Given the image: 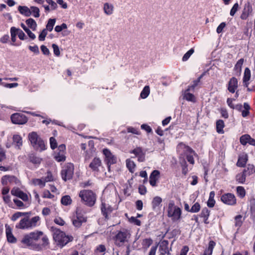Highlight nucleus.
Returning a JSON list of instances; mask_svg holds the SVG:
<instances>
[{
    "mask_svg": "<svg viewBox=\"0 0 255 255\" xmlns=\"http://www.w3.org/2000/svg\"><path fill=\"white\" fill-rule=\"evenodd\" d=\"M53 239L58 245L62 247L69 242L72 241L73 237L66 236L65 233L56 229L54 231Z\"/></svg>",
    "mask_w": 255,
    "mask_h": 255,
    "instance_id": "f257e3e1",
    "label": "nucleus"
},
{
    "mask_svg": "<svg viewBox=\"0 0 255 255\" xmlns=\"http://www.w3.org/2000/svg\"><path fill=\"white\" fill-rule=\"evenodd\" d=\"M79 197L89 206H92L95 203L96 195L91 190H84L81 191L79 193Z\"/></svg>",
    "mask_w": 255,
    "mask_h": 255,
    "instance_id": "f03ea898",
    "label": "nucleus"
},
{
    "mask_svg": "<svg viewBox=\"0 0 255 255\" xmlns=\"http://www.w3.org/2000/svg\"><path fill=\"white\" fill-rule=\"evenodd\" d=\"M29 139L34 148L43 150L45 149L44 142L40 137L35 132H32L28 135Z\"/></svg>",
    "mask_w": 255,
    "mask_h": 255,
    "instance_id": "7ed1b4c3",
    "label": "nucleus"
},
{
    "mask_svg": "<svg viewBox=\"0 0 255 255\" xmlns=\"http://www.w3.org/2000/svg\"><path fill=\"white\" fill-rule=\"evenodd\" d=\"M39 220V217L38 216L34 217L31 219L27 217L24 218L20 221L19 224L16 226V227L21 229L33 228L36 226V223Z\"/></svg>",
    "mask_w": 255,
    "mask_h": 255,
    "instance_id": "20e7f679",
    "label": "nucleus"
},
{
    "mask_svg": "<svg viewBox=\"0 0 255 255\" xmlns=\"http://www.w3.org/2000/svg\"><path fill=\"white\" fill-rule=\"evenodd\" d=\"M181 210L180 208L174 206L173 203H169L168 208V216L172 218L174 221H176L180 219Z\"/></svg>",
    "mask_w": 255,
    "mask_h": 255,
    "instance_id": "39448f33",
    "label": "nucleus"
},
{
    "mask_svg": "<svg viewBox=\"0 0 255 255\" xmlns=\"http://www.w3.org/2000/svg\"><path fill=\"white\" fill-rule=\"evenodd\" d=\"M74 165L71 163H68L63 166L61 170V175L63 180L66 181L71 179L74 173Z\"/></svg>",
    "mask_w": 255,
    "mask_h": 255,
    "instance_id": "423d86ee",
    "label": "nucleus"
},
{
    "mask_svg": "<svg viewBox=\"0 0 255 255\" xmlns=\"http://www.w3.org/2000/svg\"><path fill=\"white\" fill-rule=\"evenodd\" d=\"M130 234L128 231H120L116 236V245L121 246L123 243L128 241V239L130 238Z\"/></svg>",
    "mask_w": 255,
    "mask_h": 255,
    "instance_id": "0eeeda50",
    "label": "nucleus"
},
{
    "mask_svg": "<svg viewBox=\"0 0 255 255\" xmlns=\"http://www.w3.org/2000/svg\"><path fill=\"white\" fill-rule=\"evenodd\" d=\"M11 122L14 124L23 125L27 123V118L23 114L20 113H14L10 117Z\"/></svg>",
    "mask_w": 255,
    "mask_h": 255,
    "instance_id": "6e6552de",
    "label": "nucleus"
},
{
    "mask_svg": "<svg viewBox=\"0 0 255 255\" xmlns=\"http://www.w3.org/2000/svg\"><path fill=\"white\" fill-rule=\"evenodd\" d=\"M221 200L224 203L229 205H234L236 204V198L232 193L223 194L221 196Z\"/></svg>",
    "mask_w": 255,
    "mask_h": 255,
    "instance_id": "1a4fd4ad",
    "label": "nucleus"
},
{
    "mask_svg": "<svg viewBox=\"0 0 255 255\" xmlns=\"http://www.w3.org/2000/svg\"><path fill=\"white\" fill-rule=\"evenodd\" d=\"M87 221V217H85L80 212L79 209L76 211V219L73 220V224L76 227H80L83 223Z\"/></svg>",
    "mask_w": 255,
    "mask_h": 255,
    "instance_id": "9d476101",
    "label": "nucleus"
},
{
    "mask_svg": "<svg viewBox=\"0 0 255 255\" xmlns=\"http://www.w3.org/2000/svg\"><path fill=\"white\" fill-rule=\"evenodd\" d=\"M253 7L251 3L248 1L245 4L244 7L242 10L240 18L243 20H246L252 14L253 12Z\"/></svg>",
    "mask_w": 255,
    "mask_h": 255,
    "instance_id": "9b49d317",
    "label": "nucleus"
},
{
    "mask_svg": "<svg viewBox=\"0 0 255 255\" xmlns=\"http://www.w3.org/2000/svg\"><path fill=\"white\" fill-rule=\"evenodd\" d=\"M160 172L158 170H154L151 173L149 176L150 184L154 187L156 185V181L159 178Z\"/></svg>",
    "mask_w": 255,
    "mask_h": 255,
    "instance_id": "f8f14e48",
    "label": "nucleus"
},
{
    "mask_svg": "<svg viewBox=\"0 0 255 255\" xmlns=\"http://www.w3.org/2000/svg\"><path fill=\"white\" fill-rule=\"evenodd\" d=\"M113 211V209L109 205L106 204L105 203L102 202L101 206V211L103 215L105 216L106 219H108V215L110 214Z\"/></svg>",
    "mask_w": 255,
    "mask_h": 255,
    "instance_id": "ddd939ff",
    "label": "nucleus"
},
{
    "mask_svg": "<svg viewBox=\"0 0 255 255\" xmlns=\"http://www.w3.org/2000/svg\"><path fill=\"white\" fill-rule=\"evenodd\" d=\"M5 233L7 241L11 243H14L16 241V238L12 234V229L8 225H5Z\"/></svg>",
    "mask_w": 255,
    "mask_h": 255,
    "instance_id": "4468645a",
    "label": "nucleus"
},
{
    "mask_svg": "<svg viewBox=\"0 0 255 255\" xmlns=\"http://www.w3.org/2000/svg\"><path fill=\"white\" fill-rule=\"evenodd\" d=\"M238 88V80L235 77H232L228 84V90L232 93H234L236 89Z\"/></svg>",
    "mask_w": 255,
    "mask_h": 255,
    "instance_id": "2eb2a0df",
    "label": "nucleus"
},
{
    "mask_svg": "<svg viewBox=\"0 0 255 255\" xmlns=\"http://www.w3.org/2000/svg\"><path fill=\"white\" fill-rule=\"evenodd\" d=\"M248 160V155L246 153L241 154L238 158L237 165L239 167H245Z\"/></svg>",
    "mask_w": 255,
    "mask_h": 255,
    "instance_id": "dca6fc26",
    "label": "nucleus"
},
{
    "mask_svg": "<svg viewBox=\"0 0 255 255\" xmlns=\"http://www.w3.org/2000/svg\"><path fill=\"white\" fill-rule=\"evenodd\" d=\"M186 149L187 153H188V154L187 155L186 157L187 160L189 162L193 164L194 163V160L193 157V155H196V154L195 153L194 151H193V149L189 147V146H186Z\"/></svg>",
    "mask_w": 255,
    "mask_h": 255,
    "instance_id": "f3484780",
    "label": "nucleus"
},
{
    "mask_svg": "<svg viewBox=\"0 0 255 255\" xmlns=\"http://www.w3.org/2000/svg\"><path fill=\"white\" fill-rule=\"evenodd\" d=\"M101 165V161L98 158H95L90 164V167L94 171H98V168Z\"/></svg>",
    "mask_w": 255,
    "mask_h": 255,
    "instance_id": "a211bd4d",
    "label": "nucleus"
},
{
    "mask_svg": "<svg viewBox=\"0 0 255 255\" xmlns=\"http://www.w3.org/2000/svg\"><path fill=\"white\" fill-rule=\"evenodd\" d=\"M18 10L21 14L25 15V16L28 17L31 15L30 7L28 8L26 6H19Z\"/></svg>",
    "mask_w": 255,
    "mask_h": 255,
    "instance_id": "6ab92c4d",
    "label": "nucleus"
},
{
    "mask_svg": "<svg viewBox=\"0 0 255 255\" xmlns=\"http://www.w3.org/2000/svg\"><path fill=\"white\" fill-rule=\"evenodd\" d=\"M103 9L107 15H111L113 13L114 6L112 4L106 2L104 4Z\"/></svg>",
    "mask_w": 255,
    "mask_h": 255,
    "instance_id": "aec40b11",
    "label": "nucleus"
},
{
    "mask_svg": "<svg viewBox=\"0 0 255 255\" xmlns=\"http://www.w3.org/2000/svg\"><path fill=\"white\" fill-rule=\"evenodd\" d=\"M189 91H187V89L184 92L183 94V98L186 99L188 101L192 102H195L196 100L195 96L191 93H189Z\"/></svg>",
    "mask_w": 255,
    "mask_h": 255,
    "instance_id": "412c9836",
    "label": "nucleus"
},
{
    "mask_svg": "<svg viewBox=\"0 0 255 255\" xmlns=\"http://www.w3.org/2000/svg\"><path fill=\"white\" fill-rule=\"evenodd\" d=\"M243 172L247 176L251 175L255 173V167L253 164H248L247 167L245 168Z\"/></svg>",
    "mask_w": 255,
    "mask_h": 255,
    "instance_id": "4be33fe9",
    "label": "nucleus"
},
{
    "mask_svg": "<svg viewBox=\"0 0 255 255\" xmlns=\"http://www.w3.org/2000/svg\"><path fill=\"white\" fill-rule=\"evenodd\" d=\"M216 244L213 241H211L209 242V246L208 249L205 250L204 255H212L213 249L215 246Z\"/></svg>",
    "mask_w": 255,
    "mask_h": 255,
    "instance_id": "5701e85b",
    "label": "nucleus"
},
{
    "mask_svg": "<svg viewBox=\"0 0 255 255\" xmlns=\"http://www.w3.org/2000/svg\"><path fill=\"white\" fill-rule=\"evenodd\" d=\"M29 235L33 241H37L43 235V233L42 231H37L30 233Z\"/></svg>",
    "mask_w": 255,
    "mask_h": 255,
    "instance_id": "b1692460",
    "label": "nucleus"
},
{
    "mask_svg": "<svg viewBox=\"0 0 255 255\" xmlns=\"http://www.w3.org/2000/svg\"><path fill=\"white\" fill-rule=\"evenodd\" d=\"M26 24L32 30L35 31L36 29L37 23L36 21L32 18H29L25 21Z\"/></svg>",
    "mask_w": 255,
    "mask_h": 255,
    "instance_id": "393cba45",
    "label": "nucleus"
},
{
    "mask_svg": "<svg viewBox=\"0 0 255 255\" xmlns=\"http://www.w3.org/2000/svg\"><path fill=\"white\" fill-rule=\"evenodd\" d=\"M13 142L15 143L16 146L18 149L20 148V146L22 144V138L19 135H14L13 136Z\"/></svg>",
    "mask_w": 255,
    "mask_h": 255,
    "instance_id": "a878e982",
    "label": "nucleus"
},
{
    "mask_svg": "<svg viewBox=\"0 0 255 255\" xmlns=\"http://www.w3.org/2000/svg\"><path fill=\"white\" fill-rule=\"evenodd\" d=\"M33 240L30 236L29 234L26 235L22 240V243L26 244L27 246H31L33 244Z\"/></svg>",
    "mask_w": 255,
    "mask_h": 255,
    "instance_id": "bb28decb",
    "label": "nucleus"
},
{
    "mask_svg": "<svg viewBox=\"0 0 255 255\" xmlns=\"http://www.w3.org/2000/svg\"><path fill=\"white\" fill-rule=\"evenodd\" d=\"M246 174L243 171L236 175V180L240 183H244L246 181Z\"/></svg>",
    "mask_w": 255,
    "mask_h": 255,
    "instance_id": "cd10ccee",
    "label": "nucleus"
},
{
    "mask_svg": "<svg viewBox=\"0 0 255 255\" xmlns=\"http://www.w3.org/2000/svg\"><path fill=\"white\" fill-rule=\"evenodd\" d=\"M162 198L159 196L155 197L152 201V205L153 209H155L156 208L158 207L162 202Z\"/></svg>",
    "mask_w": 255,
    "mask_h": 255,
    "instance_id": "c85d7f7f",
    "label": "nucleus"
},
{
    "mask_svg": "<svg viewBox=\"0 0 255 255\" xmlns=\"http://www.w3.org/2000/svg\"><path fill=\"white\" fill-rule=\"evenodd\" d=\"M126 165L129 171L130 172L133 173L134 171V168L135 167V164L134 162L133 161H131L130 159H128L126 160Z\"/></svg>",
    "mask_w": 255,
    "mask_h": 255,
    "instance_id": "c756f323",
    "label": "nucleus"
},
{
    "mask_svg": "<svg viewBox=\"0 0 255 255\" xmlns=\"http://www.w3.org/2000/svg\"><path fill=\"white\" fill-rule=\"evenodd\" d=\"M61 202L63 205L67 206L71 204L72 199L69 195H65L62 197Z\"/></svg>",
    "mask_w": 255,
    "mask_h": 255,
    "instance_id": "7c9ffc66",
    "label": "nucleus"
},
{
    "mask_svg": "<svg viewBox=\"0 0 255 255\" xmlns=\"http://www.w3.org/2000/svg\"><path fill=\"white\" fill-rule=\"evenodd\" d=\"M224 127V121L222 120H219L216 122V128L217 131L218 133H222L223 129Z\"/></svg>",
    "mask_w": 255,
    "mask_h": 255,
    "instance_id": "2f4dec72",
    "label": "nucleus"
},
{
    "mask_svg": "<svg viewBox=\"0 0 255 255\" xmlns=\"http://www.w3.org/2000/svg\"><path fill=\"white\" fill-rule=\"evenodd\" d=\"M150 93V88L148 86H145L140 93V97L145 99L149 95Z\"/></svg>",
    "mask_w": 255,
    "mask_h": 255,
    "instance_id": "473e14b6",
    "label": "nucleus"
},
{
    "mask_svg": "<svg viewBox=\"0 0 255 255\" xmlns=\"http://www.w3.org/2000/svg\"><path fill=\"white\" fill-rule=\"evenodd\" d=\"M29 161L33 164H38L41 161V159L38 157L35 156L33 154H31L29 156Z\"/></svg>",
    "mask_w": 255,
    "mask_h": 255,
    "instance_id": "72a5a7b5",
    "label": "nucleus"
},
{
    "mask_svg": "<svg viewBox=\"0 0 255 255\" xmlns=\"http://www.w3.org/2000/svg\"><path fill=\"white\" fill-rule=\"evenodd\" d=\"M39 12L40 10L38 7L33 6L30 7L31 15H33L34 17H39L40 16Z\"/></svg>",
    "mask_w": 255,
    "mask_h": 255,
    "instance_id": "f704fd0d",
    "label": "nucleus"
},
{
    "mask_svg": "<svg viewBox=\"0 0 255 255\" xmlns=\"http://www.w3.org/2000/svg\"><path fill=\"white\" fill-rule=\"evenodd\" d=\"M55 22V19H49L46 26L45 29H46V30L51 31L53 28Z\"/></svg>",
    "mask_w": 255,
    "mask_h": 255,
    "instance_id": "c9c22d12",
    "label": "nucleus"
},
{
    "mask_svg": "<svg viewBox=\"0 0 255 255\" xmlns=\"http://www.w3.org/2000/svg\"><path fill=\"white\" fill-rule=\"evenodd\" d=\"M106 161L108 166L109 170L110 171L111 165L116 162V158L112 155L109 157L106 158Z\"/></svg>",
    "mask_w": 255,
    "mask_h": 255,
    "instance_id": "e433bc0d",
    "label": "nucleus"
},
{
    "mask_svg": "<svg viewBox=\"0 0 255 255\" xmlns=\"http://www.w3.org/2000/svg\"><path fill=\"white\" fill-rule=\"evenodd\" d=\"M54 158L58 162L64 161L66 159L65 153L59 152L55 154Z\"/></svg>",
    "mask_w": 255,
    "mask_h": 255,
    "instance_id": "4c0bfd02",
    "label": "nucleus"
},
{
    "mask_svg": "<svg viewBox=\"0 0 255 255\" xmlns=\"http://www.w3.org/2000/svg\"><path fill=\"white\" fill-rule=\"evenodd\" d=\"M251 78V71L249 68H246L245 70L243 78V82H248Z\"/></svg>",
    "mask_w": 255,
    "mask_h": 255,
    "instance_id": "58836bf2",
    "label": "nucleus"
},
{
    "mask_svg": "<svg viewBox=\"0 0 255 255\" xmlns=\"http://www.w3.org/2000/svg\"><path fill=\"white\" fill-rule=\"evenodd\" d=\"M244 59H240L236 63L235 66V70L238 72L241 73L242 71V67L244 63Z\"/></svg>",
    "mask_w": 255,
    "mask_h": 255,
    "instance_id": "ea45409f",
    "label": "nucleus"
},
{
    "mask_svg": "<svg viewBox=\"0 0 255 255\" xmlns=\"http://www.w3.org/2000/svg\"><path fill=\"white\" fill-rule=\"evenodd\" d=\"M203 75H201L197 80L193 81V84L189 86L187 91H191L194 90V89L199 84L200 82V80L202 78Z\"/></svg>",
    "mask_w": 255,
    "mask_h": 255,
    "instance_id": "a19ab883",
    "label": "nucleus"
},
{
    "mask_svg": "<svg viewBox=\"0 0 255 255\" xmlns=\"http://www.w3.org/2000/svg\"><path fill=\"white\" fill-rule=\"evenodd\" d=\"M210 211L207 208H204L202 209L201 213V216L204 218L205 223H206V220H207Z\"/></svg>",
    "mask_w": 255,
    "mask_h": 255,
    "instance_id": "79ce46f5",
    "label": "nucleus"
},
{
    "mask_svg": "<svg viewBox=\"0 0 255 255\" xmlns=\"http://www.w3.org/2000/svg\"><path fill=\"white\" fill-rule=\"evenodd\" d=\"M130 153H132L134 154L136 156H140L141 158H143V152L142 149L140 147H137L133 150H132Z\"/></svg>",
    "mask_w": 255,
    "mask_h": 255,
    "instance_id": "37998d69",
    "label": "nucleus"
},
{
    "mask_svg": "<svg viewBox=\"0 0 255 255\" xmlns=\"http://www.w3.org/2000/svg\"><path fill=\"white\" fill-rule=\"evenodd\" d=\"M194 50L193 48L190 49L189 51H188L183 56L182 61H186L191 55L194 53Z\"/></svg>",
    "mask_w": 255,
    "mask_h": 255,
    "instance_id": "c03bdc74",
    "label": "nucleus"
},
{
    "mask_svg": "<svg viewBox=\"0 0 255 255\" xmlns=\"http://www.w3.org/2000/svg\"><path fill=\"white\" fill-rule=\"evenodd\" d=\"M242 216L240 215H238L235 217V226L238 227V228L240 227L242 225Z\"/></svg>",
    "mask_w": 255,
    "mask_h": 255,
    "instance_id": "a18cd8bd",
    "label": "nucleus"
},
{
    "mask_svg": "<svg viewBox=\"0 0 255 255\" xmlns=\"http://www.w3.org/2000/svg\"><path fill=\"white\" fill-rule=\"evenodd\" d=\"M237 191L238 195L242 198L244 197L246 194V191L244 188L242 186H238L237 188Z\"/></svg>",
    "mask_w": 255,
    "mask_h": 255,
    "instance_id": "49530a36",
    "label": "nucleus"
},
{
    "mask_svg": "<svg viewBox=\"0 0 255 255\" xmlns=\"http://www.w3.org/2000/svg\"><path fill=\"white\" fill-rule=\"evenodd\" d=\"M249 138H250V135L248 134L242 135L240 137V142L243 145H246L248 143Z\"/></svg>",
    "mask_w": 255,
    "mask_h": 255,
    "instance_id": "de8ad7c7",
    "label": "nucleus"
},
{
    "mask_svg": "<svg viewBox=\"0 0 255 255\" xmlns=\"http://www.w3.org/2000/svg\"><path fill=\"white\" fill-rule=\"evenodd\" d=\"M200 209V205L198 203H195L191 208L190 209V212L192 213L198 212Z\"/></svg>",
    "mask_w": 255,
    "mask_h": 255,
    "instance_id": "09e8293b",
    "label": "nucleus"
},
{
    "mask_svg": "<svg viewBox=\"0 0 255 255\" xmlns=\"http://www.w3.org/2000/svg\"><path fill=\"white\" fill-rule=\"evenodd\" d=\"M27 213L16 212L12 216L11 220L15 221L20 217L24 216Z\"/></svg>",
    "mask_w": 255,
    "mask_h": 255,
    "instance_id": "8fccbe9b",
    "label": "nucleus"
},
{
    "mask_svg": "<svg viewBox=\"0 0 255 255\" xmlns=\"http://www.w3.org/2000/svg\"><path fill=\"white\" fill-rule=\"evenodd\" d=\"M33 183L35 185L42 186V187H44L45 186V182L44 181L43 178L41 179H35L33 180Z\"/></svg>",
    "mask_w": 255,
    "mask_h": 255,
    "instance_id": "3c124183",
    "label": "nucleus"
},
{
    "mask_svg": "<svg viewBox=\"0 0 255 255\" xmlns=\"http://www.w3.org/2000/svg\"><path fill=\"white\" fill-rule=\"evenodd\" d=\"M47 34V32L46 29H43L39 35V37H38L39 40L40 41L44 40Z\"/></svg>",
    "mask_w": 255,
    "mask_h": 255,
    "instance_id": "603ef678",
    "label": "nucleus"
},
{
    "mask_svg": "<svg viewBox=\"0 0 255 255\" xmlns=\"http://www.w3.org/2000/svg\"><path fill=\"white\" fill-rule=\"evenodd\" d=\"M52 47L53 49L54 54L57 56H59L60 55V51L59 47L56 44H53L52 45Z\"/></svg>",
    "mask_w": 255,
    "mask_h": 255,
    "instance_id": "864d4df0",
    "label": "nucleus"
},
{
    "mask_svg": "<svg viewBox=\"0 0 255 255\" xmlns=\"http://www.w3.org/2000/svg\"><path fill=\"white\" fill-rule=\"evenodd\" d=\"M239 6L238 3H236L235 4H234L230 11V15L231 16H234L235 15V14L236 13L238 9H239Z\"/></svg>",
    "mask_w": 255,
    "mask_h": 255,
    "instance_id": "5fc2aeb1",
    "label": "nucleus"
},
{
    "mask_svg": "<svg viewBox=\"0 0 255 255\" xmlns=\"http://www.w3.org/2000/svg\"><path fill=\"white\" fill-rule=\"evenodd\" d=\"M18 31H19V29L16 28L15 27H11L10 28V35L11 36H16V35H18Z\"/></svg>",
    "mask_w": 255,
    "mask_h": 255,
    "instance_id": "6e6d98bb",
    "label": "nucleus"
},
{
    "mask_svg": "<svg viewBox=\"0 0 255 255\" xmlns=\"http://www.w3.org/2000/svg\"><path fill=\"white\" fill-rule=\"evenodd\" d=\"M50 143L51 148L52 149H54L56 147H57V142L56 139L53 137H51L50 138Z\"/></svg>",
    "mask_w": 255,
    "mask_h": 255,
    "instance_id": "4d7b16f0",
    "label": "nucleus"
},
{
    "mask_svg": "<svg viewBox=\"0 0 255 255\" xmlns=\"http://www.w3.org/2000/svg\"><path fill=\"white\" fill-rule=\"evenodd\" d=\"M17 197L21 199L24 201H27L28 200V197L27 194L22 191L20 192V193H19Z\"/></svg>",
    "mask_w": 255,
    "mask_h": 255,
    "instance_id": "13d9d810",
    "label": "nucleus"
},
{
    "mask_svg": "<svg viewBox=\"0 0 255 255\" xmlns=\"http://www.w3.org/2000/svg\"><path fill=\"white\" fill-rule=\"evenodd\" d=\"M43 179L45 183L53 181V178L51 173L50 172H48L47 176L43 178Z\"/></svg>",
    "mask_w": 255,
    "mask_h": 255,
    "instance_id": "bf43d9fd",
    "label": "nucleus"
},
{
    "mask_svg": "<svg viewBox=\"0 0 255 255\" xmlns=\"http://www.w3.org/2000/svg\"><path fill=\"white\" fill-rule=\"evenodd\" d=\"M6 158L5 150L0 146V161H2Z\"/></svg>",
    "mask_w": 255,
    "mask_h": 255,
    "instance_id": "052dcab7",
    "label": "nucleus"
},
{
    "mask_svg": "<svg viewBox=\"0 0 255 255\" xmlns=\"http://www.w3.org/2000/svg\"><path fill=\"white\" fill-rule=\"evenodd\" d=\"M21 191V190H20L19 188H13L11 191V194L12 195H14V196H18V195L19 194V193H20V192Z\"/></svg>",
    "mask_w": 255,
    "mask_h": 255,
    "instance_id": "680f3d73",
    "label": "nucleus"
},
{
    "mask_svg": "<svg viewBox=\"0 0 255 255\" xmlns=\"http://www.w3.org/2000/svg\"><path fill=\"white\" fill-rule=\"evenodd\" d=\"M182 173L184 175H186L188 172V169H187V165L185 160L183 161V163H182Z\"/></svg>",
    "mask_w": 255,
    "mask_h": 255,
    "instance_id": "e2e57ef3",
    "label": "nucleus"
},
{
    "mask_svg": "<svg viewBox=\"0 0 255 255\" xmlns=\"http://www.w3.org/2000/svg\"><path fill=\"white\" fill-rule=\"evenodd\" d=\"M106 251V248L105 247V246L103 245H101L100 246H99L98 247H97V248H96V250H95V253L97 254L98 253V252H100V253H102V252H104Z\"/></svg>",
    "mask_w": 255,
    "mask_h": 255,
    "instance_id": "0e129e2a",
    "label": "nucleus"
},
{
    "mask_svg": "<svg viewBox=\"0 0 255 255\" xmlns=\"http://www.w3.org/2000/svg\"><path fill=\"white\" fill-rule=\"evenodd\" d=\"M40 48L41 51L44 55H48L50 54L49 49L45 45H41Z\"/></svg>",
    "mask_w": 255,
    "mask_h": 255,
    "instance_id": "69168bd1",
    "label": "nucleus"
},
{
    "mask_svg": "<svg viewBox=\"0 0 255 255\" xmlns=\"http://www.w3.org/2000/svg\"><path fill=\"white\" fill-rule=\"evenodd\" d=\"M226 26V23L225 22H222L217 27V32L218 33H220L222 32L223 29Z\"/></svg>",
    "mask_w": 255,
    "mask_h": 255,
    "instance_id": "338daca9",
    "label": "nucleus"
},
{
    "mask_svg": "<svg viewBox=\"0 0 255 255\" xmlns=\"http://www.w3.org/2000/svg\"><path fill=\"white\" fill-rule=\"evenodd\" d=\"M9 38V35L7 34L4 35L0 38V42L2 43H6L7 42Z\"/></svg>",
    "mask_w": 255,
    "mask_h": 255,
    "instance_id": "774afa93",
    "label": "nucleus"
}]
</instances>
